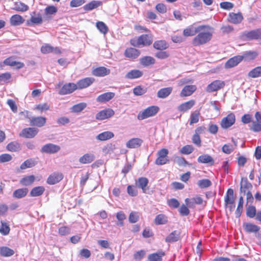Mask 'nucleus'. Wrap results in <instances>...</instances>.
Here are the masks:
<instances>
[{
    "label": "nucleus",
    "instance_id": "nucleus-1",
    "mask_svg": "<svg viewBox=\"0 0 261 261\" xmlns=\"http://www.w3.org/2000/svg\"><path fill=\"white\" fill-rule=\"evenodd\" d=\"M193 38L192 44L194 46H200L208 43L212 38L213 29L208 25V28H204Z\"/></svg>",
    "mask_w": 261,
    "mask_h": 261
},
{
    "label": "nucleus",
    "instance_id": "nucleus-2",
    "mask_svg": "<svg viewBox=\"0 0 261 261\" xmlns=\"http://www.w3.org/2000/svg\"><path fill=\"white\" fill-rule=\"evenodd\" d=\"M159 111V108L158 106L149 107L143 111L140 112L137 116V118L140 120L146 119L154 116Z\"/></svg>",
    "mask_w": 261,
    "mask_h": 261
},
{
    "label": "nucleus",
    "instance_id": "nucleus-3",
    "mask_svg": "<svg viewBox=\"0 0 261 261\" xmlns=\"http://www.w3.org/2000/svg\"><path fill=\"white\" fill-rule=\"evenodd\" d=\"M242 37L248 40L261 39V28L250 31H245L242 33Z\"/></svg>",
    "mask_w": 261,
    "mask_h": 261
},
{
    "label": "nucleus",
    "instance_id": "nucleus-4",
    "mask_svg": "<svg viewBox=\"0 0 261 261\" xmlns=\"http://www.w3.org/2000/svg\"><path fill=\"white\" fill-rule=\"evenodd\" d=\"M206 28H208V25H201L195 28L191 25L184 29L183 35L185 37L193 36L197 33L198 32H200Z\"/></svg>",
    "mask_w": 261,
    "mask_h": 261
},
{
    "label": "nucleus",
    "instance_id": "nucleus-5",
    "mask_svg": "<svg viewBox=\"0 0 261 261\" xmlns=\"http://www.w3.org/2000/svg\"><path fill=\"white\" fill-rule=\"evenodd\" d=\"M169 151L167 149L162 148L158 151V158L155 161V164L158 165H163L168 162L169 160L167 159V155Z\"/></svg>",
    "mask_w": 261,
    "mask_h": 261
},
{
    "label": "nucleus",
    "instance_id": "nucleus-6",
    "mask_svg": "<svg viewBox=\"0 0 261 261\" xmlns=\"http://www.w3.org/2000/svg\"><path fill=\"white\" fill-rule=\"evenodd\" d=\"M236 121V117L233 113H230L227 116L222 118L221 121V126L222 128L227 129L231 126Z\"/></svg>",
    "mask_w": 261,
    "mask_h": 261
},
{
    "label": "nucleus",
    "instance_id": "nucleus-7",
    "mask_svg": "<svg viewBox=\"0 0 261 261\" xmlns=\"http://www.w3.org/2000/svg\"><path fill=\"white\" fill-rule=\"evenodd\" d=\"M225 86L224 81L215 80L207 85L206 91L208 93L217 91L223 88Z\"/></svg>",
    "mask_w": 261,
    "mask_h": 261
},
{
    "label": "nucleus",
    "instance_id": "nucleus-8",
    "mask_svg": "<svg viewBox=\"0 0 261 261\" xmlns=\"http://www.w3.org/2000/svg\"><path fill=\"white\" fill-rule=\"evenodd\" d=\"M115 114L111 109H106L99 111L96 115V119L98 120H103L112 117Z\"/></svg>",
    "mask_w": 261,
    "mask_h": 261
},
{
    "label": "nucleus",
    "instance_id": "nucleus-9",
    "mask_svg": "<svg viewBox=\"0 0 261 261\" xmlns=\"http://www.w3.org/2000/svg\"><path fill=\"white\" fill-rule=\"evenodd\" d=\"M60 150V147L57 145L52 143H48L43 145L41 151L43 153L53 154L57 153Z\"/></svg>",
    "mask_w": 261,
    "mask_h": 261
},
{
    "label": "nucleus",
    "instance_id": "nucleus-10",
    "mask_svg": "<svg viewBox=\"0 0 261 261\" xmlns=\"http://www.w3.org/2000/svg\"><path fill=\"white\" fill-rule=\"evenodd\" d=\"M4 65L14 67L16 69H19L24 66L23 63L18 62L14 60V57H10L6 59L3 62Z\"/></svg>",
    "mask_w": 261,
    "mask_h": 261
},
{
    "label": "nucleus",
    "instance_id": "nucleus-11",
    "mask_svg": "<svg viewBox=\"0 0 261 261\" xmlns=\"http://www.w3.org/2000/svg\"><path fill=\"white\" fill-rule=\"evenodd\" d=\"M77 89L76 85L73 83H69L63 86L59 93L60 95H66L72 93Z\"/></svg>",
    "mask_w": 261,
    "mask_h": 261
},
{
    "label": "nucleus",
    "instance_id": "nucleus-12",
    "mask_svg": "<svg viewBox=\"0 0 261 261\" xmlns=\"http://www.w3.org/2000/svg\"><path fill=\"white\" fill-rule=\"evenodd\" d=\"M38 133V129L35 127H28L22 130L20 136L25 138H33Z\"/></svg>",
    "mask_w": 261,
    "mask_h": 261
},
{
    "label": "nucleus",
    "instance_id": "nucleus-13",
    "mask_svg": "<svg viewBox=\"0 0 261 261\" xmlns=\"http://www.w3.org/2000/svg\"><path fill=\"white\" fill-rule=\"evenodd\" d=\"M63 178V175L61 173L54 172L48 176L46 182L50 185H55L60 181Z\"/></svg>",
    "mask_w": 261,
    "mask_h": 261
},
{
    "label": "nucleus",
    "instance_id": "nucleus-14",
    "mask_svg": "<svg viewBox=\"0 0 261 261\" xmlns=\"http://www.w3.org/2000/svg\"><path fill=\"white\" fill-rule=\"evenodd\" d=\"M186 204L189 208H194L196 204L200 205L202 204L203 199L199 196H196L192 198H186L185 200Z\"/></svg>",
    "mask_w": 261,
    "mask_h": 261
},
{
    "label": "nucleus",
    "instance_id": "nucleus-15",
    "mask_svg": "<svg viewBox=\"0 0 261 261\" xmlns=\"http://www.w3.org/2000/svg\"><path fill=\"white\" fill-rule=\"evenodd\" d=\"M94 81L92 77H86L79 81L76 83L77 89H82L90 86Z\"/></svg>",
    "mask_w": 261,
    "mask_h": 261
},
{
    "label": "nucleus",
    "instance_id": "nucleus-16",
    "mask_svg": "<svg viewBox=\"0 0 261 261\" xmlns=\"http://www.w3.org/2000/svg\"><path fill=\"white\" fill-rule=\"evenodd\" d=\"M110 73V70L105 67H99L93 69L92 74L96 76H105Z\"/></svg>",
    "mask_w": 261,
    "mask_h": 261
},
{
    "label": "nucleus",
    "instance_id": "nucleus-17",
    "mask_svg": "<svg viewBox=\"0 0 261 261\" xmlns=\"http://www.w3.org/2000/svg\"><path fill=\"white\" fill-rule=\"evenodd\" d=\"M46 119L44 117H34L30 119V124L32 126L37 127H42L44 126L46 123Z\"/></svg>",
    "mask_w": 261,
    "mask_h": 261
},
{
    "label": "nucleus",
    "instance_id": "nucleus-18",
    "mask_svg": "<svg viewBox=\"0 0 261 261\" xmlns=\"http://www.w3.org/2000/svg\"><path fill=\"white\" fill-rule=\"evenodd\" d=\"M252 188V186L248 179L246 178H242L241 181V193H243L245 195L248 191H250Z\"/></svg>",
    "mask_w": 261,
    "mask_h": 261
},
{
    "label": "nucleus",
    "instance_id": "nucleus-19",
    "mask_svg": "<svg viewBox=\"0 0 261 261\" xmlns=\"http://www.w3.org/2000/svg\"><path fill=\"white\" fill-rule=\"evenodd\" d=\"M242 61L241 56H234L229 59L225 63V67L226 68H230L237 66Z\"/></svg>",
    "mask_w": 261,
    "mask_h": 261
},
{
    "label": "nucleus",
    "instance_id": "nucleus-20",
    "mask_svg": "<svg viewBox=\"0 0 261 261\" xmlns=\"http://www.w3.org/2000/svg\"><path fill=\"white\" fill-rule=\"evenodd\" d=\"M124 55L127 58L135 59L140 56V51L135 48L130 47L126 49Z\"/></svg>",
    "mask_w": 261,
    "mask_h": 261
},
{
    "label": "nucleus",
    "instance_id": "nucleus-21",
    "mask_svg": "<svg viewBox=\"0 0 261 261\" xmlns=\"http://www.w3.org/2000/svg\"><path fill=\"white\" fill-rule=\"evenodd\" d=\"M195 85H188L185 86L181 90L180 96L186 97L191 95L196 90Z\"/></svg>",
    "mask_w": 261,
    "mask_h": 261
},
{
    "label": "nucleus",
    "instance_id": "nucleus-22",
    "mask_svg": "<svg viewBox=\"0 0 261 261\" xmlns=\"http://www.w3.org/2000/svg\"><path fill=\"white\" fill-rule=\"evenodd\" d=\"M243 17L241 13H230L229 14L228 20L230 22L234 24H238L241 22Z\"/></svg>",
    "mask_w": 261,
    "mask_h": 261
},
{
    "label": "nucleus",
    "instance_id": "nucleus-23",
    "mask_svg": "<svg viewBox=\"0 0 261 261\" xmlns=\"http://www.w3.org/2000/svg\"><path fill=\"white\" fill-rule=\"evenodd\" d=\"M142 143L143 140L140 138H133L126 142V146L128 148H136L139 147Z\"/></svg>",
    "mask_w": 261,
    "mask_h": 261
},
{
    "label": "nucleus",
    "instance_id": "nucleus-24",
    "mask_svg": "<svg viewBox=\"0 0 261 261\" xmlns=\"http://www.w3.org/2000/svg\"><path fill=\"white\" fill-rule=\"evenodd\" d=\"M115 95V94L113 92L105 93L99 95L96 100L99 102H106L113 98Z\"/></svg>",
    "mask_w": 261,
    "mask_h": 261
},
{
    "label": "nucleus",
    "instance_id": "nucleus-25",
    "mask_svg": "<svg viewBox=\"0 0 261 261\" xmlns=\"http://www.w3.org/2000/svg\"><path fill=\"white\" fill-rule=\"evenodd\" d=\"M95 158L93 153H87L80 158L79 162L83 164H89L94 161Z\"/></svg>",
    "mask_w": 261,
    "mask_h": 261
},
{
    "label": "nucleus",
    "instance_id": "nucleus-26",
    "mask_svg": "<svg viewBox=\"0 0 261 261\" xmlns=\"http://www.w3.org/2000/svg\"><path fill=\"white\" fill-rule=\"evenodd\" d=\"M172 90L171 87L162 88L157 92V96L160 98H165L171 93Z\"/></svg>",
    "mask_w": 261,
    "mask_h": 261
},
{
    "label": "nucleus",
    "instance_id": "nucleus-27",
    "mask_svg": "<svg viewBox=\"0 0 261 261\" xmlns=\"http://www.w3.org/2000/svg\"><path fill=\"white\" fill-rule=\"evenodd\" d=\"M195 101L191 100L181 103L178 107V110L180 112H185L191 109L195 105Z\"/></svg>",
    "mask_w": 261,
    "mask_h": 261
},
{
    "label": "nucleus",
    "instance_id": "nucleus-28",
    "mask_svg": "<svg viewBox=\"0 0 261 261\" xmlns=\"http://www.w3.org/2000/svg\"><path fill=\"white\" fill-rule=\"evenodd\" d=\"M24 20L21 16L18 14L12 15L10 19L11 24L13 26L19 25L23 23Z\"/></svg>",
    "mask_w": 261,
    "mask_h": 261
},
{
    "label": "nucleus",
    "instance_id": "nucleus-29",
    "mask_svg": "<svg viewBox=\"0 0 261 261\" xmlns=\"http://www.w3.org/2000/svg\"><path fill=\"white\" fill-rule=\"evenodd\" d=\"M257 56L258 53L255 51H248L244 53L243 55L241 56V57H242V60L249 61L255 59Z\"/></svg>",
    "mask_w": 261,
    "mask_h": 261
},
{
    "label": "nucleus",
    "instance_id": "nucleus-30",
    "mask_svg": "<svg viewBox=\"0 0 261 261\" xmlns=\"http://www.w3.org/2000/svg\"><path fill=\"white\" fill-rule=\"evenodd\" d=\"M114 136V134L113 132L110 131H106L102 132L98 134L96 137V139L99 141H106L109 140Z\"/></svg>",
    "mask_w": 261,
    "mask_h": 261
},
{
    "label": "nucleus",
    "instance_id": "nucleus-31",
    "mask_svg": "<svg viewBox=\"0 0 261 261\" xmlns=\"http://www.w3.org/2000/svg\"><path fill=\"white\" fill-rule=\"evenodd\" d=\"M245 230L247 232H256L259 231L260 227L251 223H244L243 225Z\"/></svg>",
    "mask_w": 261,
    "mask_h": 261
},
{
    "label": "nucleus",
    "instance_id": "nucleus-32",
    "mask_svg": "<svg viewBox=\"0 0 261 261\" xmlns=\"http://www.w3.org/2000/svg\"><path fill=\"white\" fill-rule=\"evenodd\" d=\"M141 64L145 67L153 65L155 63V59L150 56H145L140 59Z\"/></svg>",
    "mask_w": 261,
    "mask_h": 261
},
{
    "label": "nucleus",
    "instance_id": "nucleus-33",
    "mask_svg": "<svg viewBox=\"0 0 261 261\" xmlns=\"http://www.w3.org/2000/svg\"><path fill=\"white\" fill-rule=\"evenodd\" d=\"M138 42L140 45L148 46L152 42V39L147 35H142L138 38Z\"/></svg>",
    "mask_w": 261,
    "mask_h": 261
},
{
    "label": "nucleus",
    "instance_id": "nucleus-34",
    "mask_svg": "<svg viewBox=\"0 0 261 261\" xmlns=\"http://www.w3.org/2000/svg\"><path fill=\"white\" fill-rule=\"evenodd\" d=\"M102 5V3L100 1H93L88 4L85 5L83 8L84 10L87 11H91L95 8H98Z\"/></svg>",
    "mask_w": 261,
    "mask_h": 261
},
{
    "label": "nucleus",
    "instance_id": "nucleus-35",
    "mask_svg": "<svg viewBox=\"0 0 261 261\" xmlns=\"http://www.w3.org/2000/svg\"><path fill=\"white\" fill-rule=\"evenodd\" d=\"M148 183V180L146 177H140L138 179L137 182H136L137 186L142 189L143 191L145 193H147V189L146 186Z\"/></svg>",
    "mask_w": 261,
    "mask_h": 261
},
{
    "label": "nucleus",
    "instance_id": "nucleus-36",
    "mask_svg": "<svg viewBox=\"0 0 261 261\" xmlns=\"http://www.w3.org/2000/svg\"><path fill=\"white\" fill-rule=\"evenodd\" d=\"M164 255V252L160 251L156 253L149 254L148 258L149 261H162V257Z\"/></svg>",
    "mask_w": 261,
    "mask_h": 261
},
{
    "label": "nucleus",
    "instance_id": "nucleus-37",
    "mask_svg": "<svg viewBox=\"0 0 261 261\" xmlns=\"http://www.w3.org/2000/svg\"><path fill=\"white\" fill-rule=\"evenodd\" d=\"M45 191V188L43 186H38L33 188L30 193L31 197H38L43 194Z\"/></svg>",
    "mask_w": 261,
    "mask_h": 261
},
{
    "label": "nucleus",
    "instance_id": "nucleus-38",
    "mask_svg": "<svg viewBox=\"0 0 261 261\" xmlns=\"http://www.w3.org/2000/svg\"><path fill=\"white\" fill-rule=\"evenodd\" d=\"M143 72L138 69L132 70L126 73L125 77L128 79H137L142 76Z\"/></svg>",
    "mask_w": 261,
    "mask_h": 261
},
{
    "label": "nucleus",
    "instance_id": "nucleus-39",
    "mask_svg": "<svg viewBox=\"0 0 261 261\" xmlns=\"http://www.w3.org/2000/svg\"><path fill=\"white\" fill-rule=\"evenodd\" d=\"M199 163H211V164H214V160L212 156L208 154H203L200 155L197 160Z\"/></svg>",
    "mask_w": 261,
    "mask_h": 261
},
{
    "label": "nucleus",
    "instance_id": "nucleus-40",
    "mask_svg": "<svg viewBox=\"0 0 261 261\" xmlns=\"http://www.w3.org/2000/svg\"><path fill=\"white\" fill-rule=\"evenodd\" d=\"M232 141L234 143V146H233L232 145L230 144H225L222 148V151L224 153L228 154H230L233 151L236 147H237V144L236 142L234 141L233 139H232Z\"/></svg>",
    "mask_w": 261,
    "mask_h": 261
},
{
    "label": "nucleus",
    "instance_id": "nucleus-41",
    "mask_svg": "<svg viewBox=\"0 0 261 261\" xmlns=\"http://www.w3.org/2000/svg\"><path fill=\"white\" fill-rule=\"evenodd\" d=\"M153 47L156 49L162 50L167 48L168 45L165 40H159L154 42Z\"/></svg>",
    "mask_w": 261,
    "mask_h": 261
},
{
    "label": "nucleus",
    "instance_id": "nucleus-42",
    "mask_svg": "<svg viewBox=\"0 0 261 261\" xmlns=\"http://www.w3.org/2000/svg\"><path fill=\"white\" fill-rule=\"evenodd\" d=\"M28 189L27 188L19 189L15 190L13 194L14 197L17 198H21L24 197L28 193Z\"/></svg>",
    "mask_w": 261,
    "mask_h": 261
},
{
    "label": "nucleus",
    "instance_id": "nucleus-43",
    "mask_svg": "<svg viewBox=\"0 0 261 261\" xmlns=\"http://www.w3.org/2000/svg\"><path fill=\"white\" fill-rule=\"evenodd\" d=\"M13 9L18 11L25 12L29 9V7L20 2H17L14 3Z\"/></svg>",
    "mask_w": 261,
    "mask_h": 261
},
{
    "label": "nucleus",
    "instance_id": "nucleus-44",
    "mask_svg": "<svg viewBox=\"0 0 261 261\" xmlns=\"http://www.w3.org/2000/svg\"><path fill=\"white\" fill-rule=\"evenodd\" d=\"M35 179V177L34 175H29L22 178L20 180V182L22 185L27 186L32 184Z\"/></svg>",
    "mask_w": 261,
    "mask_h": 261
},
{
    "label": "nucleus",
    "instance_id": "nucleus-45",
    "mask_svg": "<svg viewBox=\"0 0 261 261\" xmlns=\"http://www.w3.org/2000/svg\"><path fill=\"white\" fill-rule=\"evenodd\" d=\"M37 164L36 161H35L34 159H30L25 161L21 165L20 169H25L28 168H31L36 165Z\"/></svg>",
    "mask_w": 261,
    "mask_h": 261
},
{
    "label": "nucleus",
    "instance_id": "nucleus-46",
    "mask_svg": "<svg viewBox=\"0 0 261 261\" xmlns=\"http://www.w3.org/2000/svg\"><path fill=\"white\" fill-rule=\"evenodd\" d=\"M179 238V236L178 232L176 231H174L168 235L166 238L165 241L166 242L172 243L178 241Z\"/></svg>",
    "mask_w": 261,
    "mask_h": 261
},
{
    "label": "nucleus",
    "instance_id": "nucleus-47",
    "mask_svg": "<svg viewBox=\"0 0 261 261\" xmlns=\"http://www.w3.org/2000/svg\"><path fill=\"white\" fill-rule=\"evenodd\" d=\"M248 76L256 78L261 76V66L256 67L248 73Z\"/></svg>",
    "mask_w": 261,
    "mask_h": 261
},
{
    "label": "nucleus",
    "instance_id": "nucleus-48",
    "mask_svg": "<svg viewBox=\"0 0 261 261\" xmlns=\"http://www.w3.org/2000/svg\"><path fill=\"white\" fill-rule=\"evenodd\" d=\"M167 217L163 214H159L155 217L154 222L157 225L164 224L167 222Z\"/></svg>",
    "mask_w": 261,
    "mask_h": 261
},
{
    "label": "nucleus",
    "instance_id": "nucleus-49",
    "mask_svg": "<svg viewBox=\"0 0 261 261\" xmlns=\"http://www.w3.org/2000/svg\"><path fill=\"white\" fill-rule=\"evenodd\" d=\"M0 253L3 256H10L14 254V251L7 247H2L0 248Z\"/></svg>",
    "mask_w": 261,
    "mask_h": 261
},
{
    "label": "nucleus",
    "instance_id": "nucleus-50",
    "mask_svg": "<svg viewBox=\"0 0 261 261\" xmlns=\"http://www.w3.org/2000/svg\"><path fill=\"white\" fill-rule=\"evenodd\" d=\"M140 218V214L137 212H132L128 217V221L131 223H135L137 222Z\"/></svg>",
    "mask_w": 261,
    "mask_h": 261
},
{
    "label": "nucleus",
    "instance_id": "nucleus-51",
    "mask_svg": "<svg viewBox=\"0 0 261 261\" xmlns=\"http://www.w3.org/2000/svg\"><path fill=\"white\" fill-rule=\"evenodd\" d=\"M200 115L199 111H195L191 113L190 115V124L192 125L196 123L199 121V117Z\"/></svg>",
    "mask_w": 261,
    "mask_h": 261
},
{
    "label": "nucleus",
    "instance_id": "nucleus-52",
    "mask_svg": "<svg viewBox=\"0 0 261 261\" xmlns=\"http://www.w3.org/2000/svg\"><path fill=\"white\" fill-rule=\"evenodd\" d=\"M244 199L243 197L241 196L239 198V201L238 205L237 210L236 211V215L237 218H239L241 215L243 208Z\"/></svg>",
    "mask_w": 261,
    "mask_h": 261
},
{
    "label": "nucleus",
    "instance_id": "nucleus-53",
    "mask_svg": "<svg viewBox=\"0 0 261 261\" xmlns=\"http://www.w3.org/2000/svg\"><path fill=\"white\" fill-rule=\"evenodd\" d=\"M116 217L119 221L117 225L120 226H123V221L126 218V216L124 213L123 211H119L117 213Z\"/></svg>",
    "mask_w": 261,
    "mask_h": 261
},
{
    "label": "nucleus",
    "instance_id": "nucleus-54",
    "mask_svg": "<svg viewBox=\"0 0 261 261\" xmlns=\"http://www.w3.org/2000/svg\"><path fill=\"white\" fill-rule=\"evenodd\" d=\"M86 103L81 102L73 106L71 108V111L73 112L79 113L83 111L86 107Z\"/></svg>",
    "mask_w": 261,
    "mask_h": 261
},
{
    "label": "nucleus",
    "instance_id": "nucleus-55",
    "mask_svg": "<svg viewBox=\"0 0 261 261\" xmlns=\"http://www.w3.org/2000/svg\"><path fill=\"white\" fill-rule=\"evenodd\" d=\"M7 148L10 151H17L20 148V144L16 142H12L7 145Z\"/></svg>",
    "mask_w": 261,
    "mask_h": 261
},
{
    "label": "nucleus",
    "instance_id": "nucleus-56",
    "mask_svg": "<svg viewBox=\"0 0 261 261\" xmlns=\"http://www.w3.org/2000/svg\"><path fill=\"white\" fill-rule=\"evenodd\" d=\"M10 229L9 225L6 222L1 221L0 232L3 235H7L10 232Z\"/></svg>",
    "mask_w": 261,
    "mask_h": 261
},
{
    "label": "nucleus",
    "instance_id": "nucleus-57",
    "mask_svg": "<svg viewBox=\"0 0 261 261\" xmlns=\"http://www.w3.org/2000/svg\"><path fill=\"white\" fill-rule=\"evenodd\" d=\"M97 29L102 34H106L108 32V28L106 24L102 21H98L96 23Z\"/></svg>",
    "mask_w": 261,
    "mask_h": 261
},
{
    "label": "nucleus",
    "instance_id": "nucleus-58",
    "mask_svg": "<svg viewBox=\"0 0 261 261\" xmlns=\"http://www.w3.org/2000/svg\"><path fill=\"white\" fill-rule=\"evenodd\" d=\"M42 23V19L40 16L37 17L32 16L29 20L27 21L28 25H30L32 24H40Z\"/></svg>",
    "mask_w": 261,
    "mask_h": 261
},
{
    "label": "nucleus",
    "instance_id": "nucleus-59",
    "mask_svg": "<svg viewBox=\"0 0 261 261\" xmlns=\"http://www.w3.org/2000/svg\"><path fill=\"white\" fill-rule=\"evenodd\" d=\"M197 185L201 189L206 188L211 186L212 182L208 179H203L199 180L197 182Z\"/></svg>",
    "mask_w": 261,
    "mask_h": 261
},
{
    "label": "nucleus",
    "instance_id": "nucleus-60",
    "mask_svg": "<svg viewBox=\"0 0 261 261\" xmlns=\"http://www.w3.org/2000/svg\"><path fill=\"white\" fill-rule=\"evenodd\" d=\"M250 129L254 132H260L261 123L252 121L251 125L250 126Z\"/></svg>",
    "mask_w": 261,
    "mask_h": 261
},
{
    "label": "nucleus",
    "instance_id": "nucleus-61",
    "mask_svg": "<svg viewBox=\"0 0 261 261\" xmlns=\"http://www.w3.org/2000/svg\"><path fill=\"white\" fill-rule=\"evenodd\" d=\"M133 92L135 95L140 96L145 94L146 92V89L138 86L133 89Z\"/></svg>",
    "mask_w": 261,
    "mask_h": 261
},
{
    "label": "nucleus",
    "instance_id": "nucleus-62",
    "mask_svg": "<svg viewBox=\"0 0 261 261\" xmlns=\"http://www.w3.org/2000/svg\"><path fill=\"white\" fill-rule=\"evenodd\" d=\"M194 150L192 145H187L182 147L180 152L182 154H189L191 153Z\"/></svg>",
    "mask_w": 261,
    "mask_h": 261
},
{
    "label": "nucleus",
    "instance_id": "nucleus-63",
    "mask_svg": "<svg viewBox=\"0 0 261 261\" xmlns=\"http://www.w3.org/2000/svg\"><path fill=\"white\" fill-rule=\"evenodd\" d=\"M247 216L249 218H253L256 215V208L254 206H250L248 207L246 212Z\"/></svg>",
    "mask_w": 261,
    "mask_h": 261
},
{
    "label": "nucleus",
    "instance_id": "nucleus-64",
    "mask_svg": "<svg viewBox=\"0 0 261 261\" xmlns=\"http://www.w3.org/2000/svg\"><path fill=\"white\" fill-rule=\"evenodd\" d=\"M167 203L170 207L174 208H177L179 206V201L175 198H171L168 200Z\"/></svg>",
    "mask_w": 261,
    "mask_h": 261
}]
</instances>
